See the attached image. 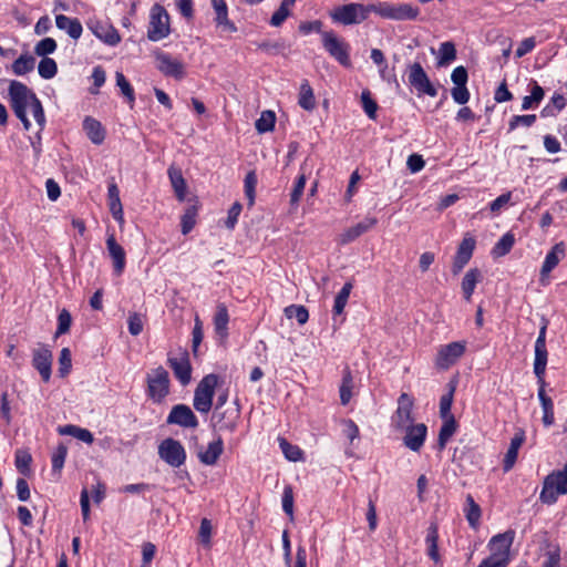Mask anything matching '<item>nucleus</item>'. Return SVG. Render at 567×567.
I'll return each instance as SVG.
<instances>
[{
  "instance_id": "49",
  "label": "nucleus",
  "mask_w": 567,
  "mask_h": 567,
  "mask_svg": "<svg viewBox=\"0 0 567 567\" xmlns=\"http://www.w3.org/2000/svg\"><path fill=\"white\" fill-rule=\"evenodd\" d=\"M287 318H295L299 324H305L309 319V312L305 306L291 305L285 308Z\"/></svg>"
},
{
  "instance_id": "6",
  "label": "nucleus",
  "mask_w": 567,
  "mask_h": 567,
  "mask_svg": "<svg viewBox=\"0 0 567 567\" xmlns=\"http://www.w3.org/2000/svg\"><path fill=\"white\" fill-rule=\"evenodd\" d=\"M322 47L331 58L338 61L342 66L352 65L350 59V44L343 39L338 38L333 31L322 32Z\"/></svg>"
},
{
  "instance_id": "5",
  "label": "nucleus",
  "mask_w": 567,
  "mask_h": 567,
  "mask_svg": "<svg viewBox=\"0 0 567 567\" xmlns=\"http://www.w3.org/2000/svg\"><path fill=\"white\" fill-rule=\"evenodd\" d=\"M218 384V375L210 373L205 375L197 384L194 392L193 405L200 413H208L213 405L215 389Z\"/></svg>"
},
{
  "instance_id": "15",
  "label": "nucleus",
  "mask_w": 567,
  "mask_h": 567,
  "mask_svg": "<svg viewBox=\"0 0 567 567\" xmlns=\"http://www.w3.org/2000/svg\"><path fill=\"white\" fill-rule=\"evenodd\" d=\"M52 351L47 346H41L32 351V367L40 373L43 382L51 378Z\"/></svg>"
},
{
  "instance_id": "3",
  "label": "nucleus",
  "mask_w": 567,
  "mask_h": 567,
  "mask_svg": "<svg viewBox=\"0 0 567 567\" xmlns=\"http://www.w3.org/2000/svg\"><path fill=\"white\" fill-rule=\"evenodd\" d=\"M372 12L369 6L351 2L348 4L336 7L330 11L329 16L334 23L351 25L360 24L365 21L369 13Z\"/></svg>"
},
{
  "instance_id": "10",
  "label": "nucleus",
  "mask_w": 567,
  "mask_h": 567,
  "mask_svg": "<svg viewBox=\"0 0 567 567\" xmlns=\"http://www.w3.org/2000/svg\"><path fill=\"white\" fill-rule=\"evenodd\" d=\"M157 453L159 458L172 467H181L186 461V451L183 444L172 437L159 443Z\"/></svg>"
},
{
  "instance_id": "31",
  "label": "nucleus",
  "mask_w": 567,
  "mask_h": 567,
  "mask_svg": "<svg viewBox=\"0 0 567 567\" xmlns=\"http://www.w3.org/2000/svg\"><path fill=\"white\" fill-rule=\"evenodd\" d=\"M224 442L219 436L217 440L210 442L205 452L198 453L199 461L205 465H215L223 454Z\"/></svg>"
},
{
  "instance_id": "47",
  "label": "nucleus",
  "mask_w": 567,
  "mask_h": 567,
  "mask_svg": "<svg viewBox=\"0 0 567 567\" xmlns=\"http://www.w3.org/2000/svg\"><path fill=\"white\" fill-rule=\"evenodd\" d=\"M295 3L282 0L279 8L272 13L270 24L272 27H280L285 20L290 16V7Z\"/></svg>"
},
{
  "instance_id": "27",
  "label": "nucleus",
  "mask_w": 567,
  "mask_h": 567,
  "mask_svg": "<svg viewBox=\"0 0 567 567\" xmlns=\"http://www.w3.org/2000/svg\"><path fill=\"white\" fill-rule=\"evenodd\" d=\"M55 25L60 30H64L70 38L78 40L83 31L82 24L79 19L70 18L64 14L55 17Z\"/></svg>"
},
{
  "instance_id": "34",
  "label": "nucleus",
  "mask_w": 567,
  "mask_h": 567,
  "mask_svg": "<svg viewBox=\"0 0 567 567\" xmlns=\"http://www.w3.org/2000/svg\"><path fill=\"white\" fill-rule=\"evenodd\" d=\"M229 313L225 303H218L214 316V327L220 338L228 336Z\"/></svg>"
},
{
  "instance_id": "44",
  "label": "nucleus",
  "mask_w": 567,
  "mask_h": 567,
  "mask_svg": "<svg viewBox=\"0 0 567 567\" xmlns=\"http://www.w3.org/2000/svg\"><path fill=\"white\" fill-rule=\"evenodd\" d=\"M440 58L437 61L439 66H444L456 59V49L453 42L446 41L440 45Z\"/></svg>"
},
{
  "instance_id": "25",
  "label": "nucleus",
  "mask_w": 567,
  "mask_h": 567,
  "mask_svg": "<svg viewBox=\"0 0 567 567\" xmlns=\"http://www.w3.org/2000/svg\"><path fill=\"white\" fill-rule=\"evenodd\" d=\"M525 441V432L523 430H518L515 435L511 440L509 447L505 454L504 461H503V470L504 472L511 471L517 460L518 456V450L523 445Z\"/></svg>"
},
{
  "instance_id": "52",
  "label": "nucleus",
  "mask_w": 567,
  "mask_h": 567,
  "mask_svg": "<svg viewBox=\"0 0 567 567\" xmlns=\"http://www.w3.org/2000/svg\"><path fill=\"white\" fill-rule=\"evenodd\" d=\"M32 462V456L30 453L25 451L18 450L16 452V467L22 474L28 476L30 474V464Z\"/></svg>"
},
{
  "instance_id": "38",
  "label": "nucleus",
  "mask_w": 567,
  "mask_h": 567,
  "mask_svg": "<svg viewBox=\"0 0 567 567\" xmlns=\"http://www.w3.org/2000/svg\"><path fill=\"white\" fill-rule=\"evenodd\" d=\"M35 59L30 54H21L12 63V71L16 75H24L34 69Z\"/></svg>"
},
{
  "instance_id": "16",
  "label": "nucleus",
  "mask_w": 567,
  "mask_h": 567,
  "mask_svg": "<svg viewBox=\"0 0 567 567\" xmlns=\"http://www.w3.org/2000/svg\"><path fill=\"white\" fill-rule=\"evenodd\" d=\"M157 69L166 76L182 80L185 76V68L182 61L172 58L168 53L157 52L155 54Z\"/></svg>"
},
{
  "instance_id": "13",
  "label": "nucleus",
  "mask_w": 567,
  "mask_h": 567,
  "mask_svg": "<svg viewBox=\"0 0 567 567\" xmlns=\"http://www.w3.org/2000/svg\"><path fill=\"white\" fill-rule=\"evenodd\" d=\"M166 423L178 425L184 429H196L198 419L192 409L186 404H176L167 415Z\"/></svg>"
},
{
  "instance_id": "17",
  "label": "nucleus",
  "mask_w": 567,
  "mask_h": 567,
  "mask_svg": "<svg viewBox=\"0 0 567 567\" xmlns=\"http://www.w3.org/2000/svg\"><path fill=\"white\" fill-rule=\"evenodd\" d=\"M86 25L97 39L109 45H116L121 42L118 31L106 22L91 19Z\"/></svg>"
},
{
  "instance_id": "28",
  "label": "nucleus",
  "mask_w": 567,
  "mask_h": 567,
  "mask_svg": "<svg viewBox=\"0 0 567 567\" xmlns=\"http://www.w3.org/2000/svg\"><path fill=\"white\" fill-rule=\"evenodd\" d=\"M538 384H539V389H538L537 394H538V399H539V402H540V405L543 409V419H542L543 424L546 427H549L555 422L554 402H553L551 398L546 394V391H545L546 382H544V384H542V383H538Z\"/></svg>"
},
{
  "instance_id": "11",
  "label": "nucleus",
  "mask_w": 567,
  "mask_h": 567,
  "mask_svg": "<svg viewBox=\"0 0 567 567\" xmlns=\"http://www.w3.org/2000/svg\"><path fill=\"white\" fill-rule=\"evenodd\" d=\"M413 406L414 399L408 393H401L398 399V408L392 416V425L395 430L403 431L404 427L414 422Z\"/></svg>"
},
{
  "instance_id": "22",
  "label": "nucleus",
  "mask_w": 567,
  "mask_h": 567,
  "mask_svg": "<svg viewBox=\"0 0 567 567\" xmlns=\"http://www.w3.org/2000/svg\"><path fill=\"white\" fill-rule=\"evenodd\" d=\"M106 248L113 261V270L116 276H121L126 265V254L124 248L116 241L114 234L106 238Z\"/></svg>"
},
{
  "instance_id": "43",
  "label": "nucleus",
  "mask_w": 567,
  "mask_h": 567,
  "mask_svg": "<svg viewBox=\"0 0 567 567\" xmlns=\"http://www.w3.org/2000/svg\"><path fill=\"white\" fill-rule=\"evenodd\" d=\"M352 288L353 286L351 282H346L341 290L338 292L334 298L333 315L339 316L343 312Z\"/></svg>"
},
{
  "instance_id": "62",
  "label": "nucleus",
  "mask_w": 567,
  "mask_h": 567,
  "mask_svg": "<svg viewBox=\"0 0 567 567\" xmlns=\"http://www.w3.org/2000/svg\"><path fill=\"white\" fill-rule=\"evenodd\" d=\"M214 21L216 27L220 28L224 32L235 33L238 30L236 24L228 18V10L221 14L215 16Z\"/></svg>"
},
{
  "instance_id": "1",
  "label": "nucleus",
  "mask_w": 567,
  "mask_h": 567,
  "mask_svg": "<svg viewBox=\"0 0 567 567\" xmlns=\"http://www.w3.org/2000/svg\"><path fill=\"white\" fill-rule=\"evenodd\" d=\"M32 92L24 83L11 81L9 85L10 105L16 116L22 122L23 127L29 130L31 123L27 116V107L32 101Z\"/></svg>"
},
{
  "instance_id": "21",
  "label": "nucleus",
  "mask_w": 567,
  "mask_h": 567,
  "mask_svg": "<svg viewBox=\"0 0 567 567\" xmlns=\"http://www.w3.org/2000/svg\"><path fill=\"white\" fill-rule=\"evenodd\" d=\"M167 363L174 372L175 378L182 385H187L192 380V365L188 352L184 351L179 358L168 357Z\"/></svg>"
},
{
  "instance_id": "48",
  "label": "nucleus",
  "mask_w": 567,
  "mask_h": 567,
  "mask_svg": "<svg viewBox=\"0 0 567 567\" xmlns=\"http://www.w3.org/2000/svg\"><path fill=\"white\" fill-rule=\"evenodd\" d=\"M257 175L254 171H250L245 176V195L248 199V206L251 207L255 204Z\"/></svg>"
},
{
  "instance_id": "39",
  "label": "nucleus",
  "mask_w": 567,
  "mask_h": 567,
  "mask_svg": "<svg viewBox=\"0 0 567 567\" xmlns=\"http://www.w3.org/2000/svg\"><path fill=\"white\" fill-rule=\"evenodd\" d=\"M515 244V237L512 233H506L501 237V239L495 244L492 249V255L495 258L503 257L507 255Z\"/></svg>"
},
{
  "instance_id": "59",
  "label": "nucleus",
  "mask_w": 567,
  "mask_h": 567,
  "mask_svg": "<svg viewBox=\"0 0 567 567\" xmlns=\"http://www.w3.org/2000/svg\"><path fill=\"white\" fill-rule=\"evenodd\" d=\"M29 106L31 109L35 122L42 128L45 124V115L42 103L35 94H32V101Z\"/></svg>"
},
{
  "instance_id": "9",
  "label": "nucleus",
  "mask_w": 567,
  "mask_h": 567,
  "mask_svg": "<svg viewBox=\"0 0 567 567\" xmlns=\"http://www.w3.org/2000/svg\"><path fill=\"white\" fill-rule=\"evenodd\" d=\"M408 80L419 95L425 94L432 97L437 95L436 87L430 81L420 62H414L408 66Z\"/></svg>"
},
{
  "instance_id": "64",
  "label": "nucleus",
  "mask_w": 567,
  "mask_h": 567,
  "mask_svg": "<svg viewBox=\"0 0 567 567\" xmlns=\"http://www.w3.org/2000/svg\"><path fill=\"white\" fill-rule=\"evenodd\" d=\"M128 331L132 336H138L143 331L144 322L140 313H130L127 319Z\"/></svg>"
},
{
  "instance_id": "61",
  "label": "nucleus",
  "mask_w": 567,
  "mask_h": 567,
  "mask_svg": "<svg viewBox=\"0 0 567 567\" xmlns=\"http://www.w3.org/2000/svg\"><path fill=\"white\" fill-rule=\"evenodd\" d=\"M257 48L268 54H279L286 49L285 41H262L257 43Z\"/></svg>"
},
{
  "instance_id": "24",
  "label": "nucleus",
  "mask_w": 567,
  "mask_h": 567,
  "mask_svg": "<svg viewBox=\"0 0 567 567\" xmlns=\"http://www.w3.org/2000/svg\"><path fill=\"white\" fill-rule=\"evenodd\" d=\"M539 548L544 550L545 556L542 567L560 566V546L557 543H553L547 536H544Z\"/></svg>"
},
{
  "instance_id": "54",
  "label": "nucleus",
  "mask_w": 567,
  "mask_h": 567,
  "mask_svg": "<svg viewBox=\"0 0 567 567\" xmlns=\"http://www.w3.org/2000/svg\"><path fill=\"white\" fill-rule=\"evenodd\" d=\"M545 92L540 85L534 84L530 95L524 96L522 103V110H529L533 107V103L538 104L544 99Z\"/></svg>"
},
{
  "instance_id": "46",
  "label": "nucleus",
  "mask_w": 567,
  "mask_h": 567,
  "mask_svg": "<svg viewBox=\"0 0 567 567\" xmlns=\"http://www.w3.org/2000/svg\"><path fill=\"white\" fill-rule=\"evenodd\" d=\"M39 75L44 80L54 78L58 73V64L51 58H42L38 65Z\"/></svg>"
},
{
  "instance_id": "56",
  "label": "nucleus",
  "mask_w": 567,
  "mask_h": 567,
  "mask_svg": "<svg viewBox=\"0 0 567 567\" xmlns=\"http://www.w3.org/2000/svg\"><path fill=\"white\" fill-rule=\"evenodd\" d=\"M361 103L362 107L368 115L369 118L375 120L377 117V111H378V104L377 102L371 97V93L369 90H364L361 94Z\"/></svg>"
},
{
  "instance_id": "19",
  "label": "nucleus",
  "mask_w": 567,
  "mask_h": 567,
  "mask_svg": "<svg viewBox=\"0 0 567 567\" xmlns=\"http://www.w3.org/2000/svg\"><path fill=\"white\" fill-rule=\"evenodd\" d=\"M405 435L403 437L404 445L413 452H419L426 439L427 426L424 423L410 424L403 429Z\"/></svg>"
},
{
  "instance_id": "37",
  "label": "nucleus",
  "mask_w": 567,
  "mask_h": 567,
  "mask_svg": "<svg viewBox=\"0 0 567 567\" xmlns=\"http://www.w3.org/2000/svg\"><path fill=\"white\" fill-rule=\"evenodd\" d=\"M437 540H439L437 524L432 523L427 528L425 543L427 545V555L435 563H437L440 560Z\"/></svg>"
},
{
  "instance_id": "23",
  "label": "nucleus",
  "mask_w": 567,
  "mask_h": 567,
  "mask_svg": "<svg viewBox=\"0 0 567 567\" xmlns=\"http://www.w3.org/2000/svg\"><path fill=\"white\" fill-rule=\"evenodd\" d=\"M377 223L378 219L375 217H365L360 223L344 230V233L341 234L340 243L342 245H347L355 240L358 237L373 228L377 225Z\"/></svg>"
},
{
  "instance_id": "8",
  "label": "nucleus",
  "mask_w": 567,
  "mask_h": 567,
  "mask_svg": "<svg viewBox=\"0 0 567 567\" xmlns=\"http://www.w3.org/2000/svg\"><path fill=\"white\" fill-rule=\"evenodd\" d=\"M147 395L155 402H161L169 393V375L163 367L153 369L146 378Z\"/></svg>"
},
{
  "instance_id": "32",
  "label": "nucleus",
  "mask_w": 567,
  "mask_h": 567,
  "mask_svg": "<svg viewBox=\"0 0 567 567\" xmlns=\"http://www.w3.org/2000/svg\"><path fill=\"white\" fill-rule=\"evenodd\" d=\"M109 207L113 218L123 221V207L120 198V190L115 183H111L107 187Z\"/></svg>"
},
{
  "instance_id": "29",
  "label": "nucleus",
  "mask_w": 567,
  "mask_h": 567,
  "mask_svg": "<svg viewBox=\"0 0 567 567\" xmlns=\"http://www.w3.org/2000/svg\"><path fill=\"white\" fill-rule=\"evenodd\" d=\"M167 174H168L171 185L175 192L176 198L179 202H184L185 196H186L187 185H186V181L183 176L182 169L172 165V166H169Z\"/></svg>"
},
{
  "instance_id": "57",
  "label": "nucleus",
  "mask_w": 567,
  "mask_h": 567,
  "mask_svg": "<svg viewBox=\"0 0 567 567\" xmlns=\"http://www.w3.org/2000/svg\"><path fill=\"white\" fill-rule=\"evenodd\" d=\"M537 120L535 114H526V115H514L511 117L508 122L509 131L516 130L518 126L530 127Z\"/></svg>"
},
{
  "instance_id": "41",
  "label": "nucleus",
  "mask_w": 567,
  "mask_h": 567,
  "mask_svg": "<svg viewBox=\"0 0 567 567\" xmlns=\"http://www.w3.org/2000/svg\"><path fill=\"white\" fill-rule=\"evenodd\" d=\"M198 208L196 205H190L186 208L185 213L181 218L182 234H189L196 225Z\"/></svg>"
},
{
  "instance_id": "53",
  "label": "nucleus",
  "mask_w": 567,
  "mask_h": 567,
  "mask_svg": "<svg viewBox=\"0 0 567 567\" xmlns=\"http://www.w3.org/2000/svg\"><path fill=\"white\" fill-rule=\"evenodd\" d=\"M279 445L289 461L297 462L302 458V451L297 445L290 444L286 439H279Z\"/></svg>"
},
{
  "instance_id": "45",
  "label": "nucleus",
  "mask_w": 567,
  "mask_h": 567,
  "mask_svg": "<svg viewBox=\"0 0 567 567\" xmlns=\"http://www.w3.org/2000/svg\"><path fill=\"white\" fill-rule=\"evenodd\" d=\"M276 123V115L272 111H264L260 117L256 121L255 127L258 133H267L274 130Z\"/></svg>"
},
{
  "instance_id": "12",
  "label": "nucleus",
  "mask_w": 567,
  "mask_h": 567,
  "mask_svg": "<svg viewBox=\"0 0 567 567\" xmlns=\"http://www.w3.org/2000/svg\"><path fill=\"white\" fill-rule=\"evenodd\" d=\"M514 539L515 532L513 529H508L504 533L493 536L488 542L491 555L499 559H505V561L509 563V550Z\"/></svg>"
},
{
  "instance_id": "55",
  "label": "nucleus",
  "mask_w": 567,
  "mask_h": 567,
  "mask_svg": "<svg viewBox=\"0 0 567 567\" xmlns=\"http://www.w3.org/2000/svg\"><path fill=\"white\" fill-rule=\"evenodd\" d=\"M351 389H352V377H351V372L349 370H347L343 374L342 383L340 385L341 404L347 405L350 402L351 396H352Z\"/></svg>"
},
{
  "instance_id": "30",
  "label": "nucleus",
  "mask_w": 567,
  "mask_h": 567,
  "mask_svg": "<svg viewBox=\"0 0 567 567\" xmlns=\"http://www.w3.org/2000/svg\"><path fill=\"white\" fill-rule=\"evenodd\" d=\"M83 130L93 144L100 145L104 142L105 130L97 120L86 116L83 121Z\"/></svg>"
},
{
  "instance_id": "33",
  "label": "nucleus",
  "mask_w": 567,
  "mask_h": 567,
  "mask_svg": "<svg viewBox=\"0 0 567 567\" xmlns=\"http://www.w3.org/2000/svg\"><path fill=\"white\" fill-rule=\"evenodd\" d=\"M548 352L546 349V344H536L535 343V360H534V373L537 377L538 383L544 384L545 371L547 364Z\"/></svg>"
},
{
  "instance_id": "42",
  "label": "nucleus",
  "mask_w": 567,
  "mask_h": 567,
  "mask_svg": "<svg viewBox=\"0 0 567 567\" xmlns=\"http://www.w3.org/2000/svg\"><path fill=\"white\" fill-rule=\"evenodd\" d=\"M466 504H467V508L465 509L466 519H467L470 526L475 528V527H477L481 515H482L481 507L474 501V497L471 494H468L466 496Z\"/></svg>"
},
{
  "instance_id": "50",
  "label": "nucleus",
  "mask_w": 567,
  "mask_h": 567,
  "mask_svg": "<svg viewBox=\"0 0 567 567\" xmlns=\"http://www.w3.org/2000/svg\"><path fill=\"white\" fill-rule=\"evenodd\" d=\"M56 41L53 38H44L40 40L34 47V53L38 56L49 58L56 50Z\"/></svg>"
},
{
  "instance_id": "63",
  "label": "nucleus",
  "mask_w": 567,
  "mask_h": 567,
  "mask_svg": "<svg viewBox=\"0 0 567 567\" xmlns=\"http://www.w3.org/2000/svg\"><path fill=\"white\" fill-rule=\"evenodd\" d=\"M68 449L63 444H60L52 455V471L60 472L64 465Z\"/></svg>"
},
{
  "instance_id": "7",
  "label": "nucleus",
  "mask_w": 567,
  "mask_h": 567,
  "mask_svg": "<svg viewBox=\"0 0 567 567\" xmlns=\"http://www.w3.org/2000/svg\"><path fill=\"white\" fill-rule=\"evenodd\" d=\"M171 32L169 16L165 8L161 4H154L151 9L150 25L147 30V38L151 41L157 42L166 38Z\"/></svg>"
},
{
  "instance_id": "18",
  "label": "nucleus",
  "mask_w": 567,
  "mask_h": 567,
  "mask_svg": "<svg viewBox=\"0 0 567 567\" xmlns=\"http://www.w3.org/2000/svg\"><path fill=\"white\" fill-rule=\"evenodd\" d=\"M239 416V409L230 408L224 411H214L212 421L218 431L233 433L237 429Z\"/></svg>"
},
{
  "instance_id": "14",
  "label": "nucleus",
  "mask_w": 567,
  "mask_h": 567,
  "mask_svg": "<svg viewBox=\"0 0 567 567\" xmlns=\"http://www.w3.org/2000/svg\"><path fill=\"white\" fill-rule=\"evenodd\" d=\"M466 343L464 341L451 342L443 346L436 357V365L441 369H449L465 352Z\"/></svg>"
},
{
  "instance_id": "2",
  "label": "nucleus",
  "mask_w": 567,
  "mask_h": 567,
  "mask_svg": "<svg viewBox=\"0 0 567 567\" xmlns=\"http://www.w3.org/2000/svg\"><path fill=\"white\" fill-rule=\"evenodd\" d=\"M567 494V462L560 471H553L543 482L539 495L542 503L551 505L556 503L558 495Z\"/></svg>"
},
{
  "instance_id": "35",
  "label": "nucleus",
  "mask_w": 567,
  "mask_h": 567,
  "mask_svg": "<svg viewBox=\"0 0 567 567\" xmlns=\"http://www.w3.org/2000/svg\"><path fill=\"white\" fill-rule=\"evenodd\" d=\"M482 280V272L478 268H471L463 277L461 287L465 300L470 301L476 284Z\"/></svg>"
},
{
  "instance_id": "58",
  "label": "nucleus",
  "mask_w": 567,
  "mask_h": 567,
  "mask_svg": "<svg viewBox=\"0 0 567 567\" xmlns=\"http://www.w3.org/2000/svg\"><path fill=\"white\" fill-rule=\"evenodd\" d=\"M72 368L71 351L69 348H63L59 357V374L61 378L68 375Z\"/></svg>"
},
{
  "instance_id": "4",
  "label": "nucleus",
  "mask_w": 567,
  "mask_h": 567,
  "mask_svg": "<svg viewBox=\"0 0 567 567\" xmlns=\"http://www.w3.org/2000/svg\"><path fill=\"white\" fill-rule=\"evenodd\" d=\"M370 9L383 19L396 21L415 20L420 14V9L410 3L378 2Z\"/></svg>"
},
{
  "instance_id": "26",
  "label": "nucleus",
  "mask_w": 567,
  "mask_h": 567,
  "mask_svg": "<svg viewBox=\"0 0 567 567\" xmlns=\"http://www.w3.org/2000/svg\"><path fill=\"white\" fill-rule=\"evenodd\" d=\"M565 257V245L564 243H558L551 247V249L547 252L545 260L543 262L540 269L542 281L545 276H548L549 272L559 264V261Z\"/></svg>"
},
{
  "instance_id": "20",
  "label": "nucleus",
  "mask_w": 567,
  "mask_h": 567,
  "mask_svg": "<svg viewBox=\"0 0 567 567\" xmlns=\"http://www.w3.org/2000/svg\"><path fill=\"white\" fill-rule=\"evenodd\" d=\"M475 239L473 237H464L457 247L456 255L452 265L453 275H458L468 264L475 249Z\"/></svg>"
},
{
  "instance_id": "60",
  "label": "nucleus",
  "mask_w": 567,
  "mask_h": 567,
  "mask_svg": "<svg viewBox=\"0 0 567 567\" xmlns=\"http://www.w3.org/2000/svg\"><path fill=\"white\" fill-rule=\"evenodd\" d=\"M72 323L71 313L66 309H62L58 316V328L55 331V337L64 334L69 332Z\"/></svg>"
},
{
  "instance_id": "40",
  "label": "nucleus",
  "mask_w": 567,
  "mask_h": 567,
  "mask_svg": "<svg viewBox=\"0 0 567 567\" xmlns=\"http://www.w3.org/2000/svg\"><path fill=\"white\" fill-rule=\"evenodd\" d=\"M298 103L306 111H312L316 106L313 91L308 81H303L300 86Z\"/></svg>"
},
{
  "instance_id": "51",
  "label": "nucleus",
  "mask_w": 567,
  "mask_h": 567,
  "mask_svg": "<svg viewBox=\"0 0 567 567\" xmlns=\"http://www.w3.org/2000/svg\"><path fill=\"white\" fill-rule=\"evenodd\" d=\"M116 85L120 87L122 94L126 97L127 102L133 105L135 102V94L132 85L122 72H116Z\"/></svg>"
},
{
  "instance_id": "36",
  "label": "nucleus",
  "mask_w": 567,
  "mask_h": 567,
  "mask_svg": "<svg viewBox=\"0 0 567 567\" xmlns=\"http://www.w3.org/2000/svg\"><path fill=\"white\" fill-rule=\"evenodd\" d=\"M444 422L439 432L437 446L442 451L445 449L447 441L454 435L457 429V423L453 415L443 419Z\"/></svg>"
}]
</instances>
